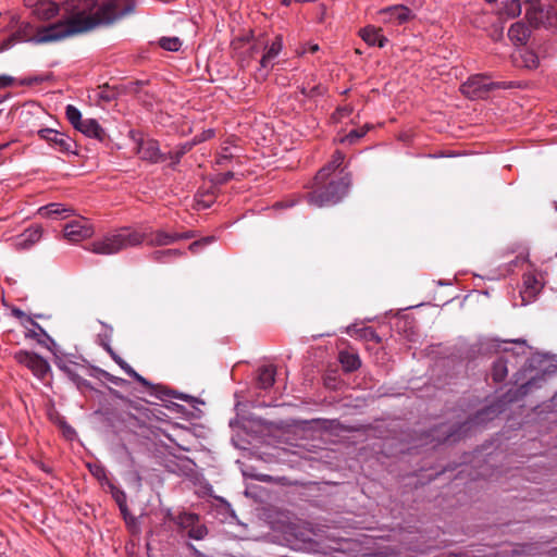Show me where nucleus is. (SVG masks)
<instances>
[{
  "label": "nucleus",
  "mask_w": 557,
  "mask_h": 557,
  "mask_svg": "<svg viewBox=\"0 0 557 557\" xmlns=\"http://www.w3.org/2000/svg\"><path fill=\"white\" fill-rule=\"evenodd\" d=\"M518 351H509L506 358L500 357L493 363L492 376L497 383L503 382L508 374V363L510 358L524 359L522 368L515 374V384H520L517 389H509L505 395L508 403H513L532 393L534 389L541 388L549 377L556 372L552 359L544 354L529 355V347L524 341H516Z\"/></svg>",
  "instance_id": "obj_1"
},
{
  "label": "nucleus",
  "mask_w": 557,
  "mask_h": 557,
  "mask_svg": "<svg viewBox=\"0 0 557 557\" xmlns=\"http://www.w3.org/2000/svg\"><path fill=\"white\" fill-rule=\"evenodd\" d=\"M136 4V0H64L62 10L64 17L73 25L83 23L82 33H85L132 14Z\"/></svg>",
  "instance_id": "obj_2"
},
{
  "label": "nucleus",
  "mask_w": 557,
  "mask_h": 557,
  "mask_svg": "<svg viewBox=\"0 0 557 557\" xmlns=\"http://www.w3.org/2000/svg\"><path fill=\"white\" fill-rule=\"evenodd\" d=\"M345 156L335 151L332 160L322 168L314 177L317 188L309 193L307 198L311 206L327 207L338 203L348 193L350 177L348 174L341 176L337 181L330 180L331 175L344 162Z\"/></svg>",
  "instance_id": "obj_3"
},
{
  "label": "nucleus",
  "mask_w": 557,
  "mask_h": 557,
  "mask_svg": "<svg viewBox=\"0 0 557 557\" xmlns=\"http://www.w3.org/2000/svg\"><path fill=\"white\" fill-rule=\"evenodd\" d=\"M146 238V233L132 227H121L108 233L102 238L94 240L88 248L97 255H115L124 249L140 245Z\"/></svg>",
  "instance_id": "obj_4"
},
{
  "label": "nucleus",
  "mask_w": 557,
  "mask_h": 557,
  "mask_svg": "<svg viewBox=\"0 0 557 557\" xmlns=\"http://www.w3.org/2000/svg\"><path fill=\"white\" fill-rule=\"evenodd\" d=\"M83 23H77L73 25L66 17L63 16L62 20L48 24L46 26H37V42H51L58 41L63 38L81 34L83 27Z\"/></svg>",
  "instance_id": "obj_5"
},
{
  "label": "nucleus",
  "mask_w": 557,
  "mask_h": 557,
  "mask_svg": "<svg viewBox=\"0 0 557 557\" xmlns=\"http://www.w3.org/2000/svg\"><path fill=\"white\" fill-rule=\"evenodd\" d=\"M37 136L59 152L76 153L75 141L64 133L53 128H41L37 131Z\"/></svg>",
  "instance_id": "obj_6"
},
{
  "label": "nucleus",
  "mask_w": 557,
  "mask_h": 557,
  "mask_svg": "<svg viewBox=\"0 0 557 557\" xmlns=\"http://www.w3.org/2000/svg\"><path fill=\"white\" fill-rule=\"evenodd\" d=\"M503 87L500 83L491 82L484 75H473L461 85V92L470 99L483 98L488 90Z\"/></svg>",
  "instance_id": "obj_7"
},
{
  "label": "nucleus",
  "mask_w": 557,
  "mask_h": 557,
  "mask_svg": "<svg viewBox=\"0 0 557 557\" xmlns=\"http://www.w3.org/2000/svg\"><path fill=\"white\" fill-rule=\"evenodd\" d=\"M64 237L73 243H78L91 237L95 233L94 226L86 218L79 216L67 222L64 227Z\"/></svg>",
  "instance_id": "obj_8"
},
{
  "label": "nucleus",
  "mask_w": 557,
  "mask_h": 557,
  "mask_svg": "<svg viewBox=\"0 0 557 557\" xmlns=\"http://www.w3.org/2000/svg\"><path fill=\"white\" fill-rule=\"evenodd\" d=\"M383 23L401 25L413 17L412 11L404 4H395L381 9L377 12Z\"/></svg>",
  "instance_id": "obj_9"
},
{
  "label": "nucleus",
  "mask_w": 557,
  "mask_h": 557,
  "mask_svg": "<svg viewBox=\"0 0 557 557\" xmlns=\"http://www.w3.org/2000/svg\"><path fill=\"white\" fill-rule=\"evenodd\" d=\"M136 151L140 159L151 163H158L165 160L160 152L159 144L154 139H136Z\"/></svg>",
  "instance_id": "obj_10"
},
{
  "label": "nucleus",
  "mask_w": 557,
  "mask_h": 557,
  "mask_svg": "<svg viewBox=\"0 0 557 557\" xmlns=\"http://www.w3.org/2000/svg\"><path fill=\"white\" fill-rule=\"evenodd\" d=\"M35 38V27L32 23L22 22L17 29L0 44V52L9 50L16 42L32 41Z\"/></svg>",
  "instance_id": "obj_11"
},
{
  "label": "nucleus",
  "mask_w": 557,
  "mask_h": 557,
  "mask_svg": "<svg viewBox=\"0 0 557 557\" xmlns=\"http://www.w3.org/2000/svg\"><path fill=\"white\" fill-rule=\"evenodd\" d=\"M543 288L542 278L535 272L523 274V287L520 292L523 304L531 302Z\"/></svg>",
  "instance_id": "obj_12"
},
{
  "label": "nucleus",
  "mask_w": 557,
  "mask_h": 557,
  "mask_svg": "<svg viewBox=\"0 0 557 557\" xmlns=\"http://www.w3.org/2000/svg\"><path fill=\"white\" fill-rule=\"evenodd\" d=\"M75 129L86 137L94 138L99 141H103L106 138V131L95 119H84Z\"/></svg>",
  "instance_id": "obj_13"
},
{
  "label": "nucleus",
  "mask_w": 557,
  "mask_h": 557,
  "mask_svg": "<svg viewBox=\"0 0 557 557\" xmlns=\"http://www.w3.org/2000/svg\"><path fill=\"white\" fill-rule=\"evenodd\" d=\"M282 47V39L276 37L275 40H273L272 44L267 48V51L260 60V71L264 69V75H267L269 70L273 67L275 59L278 57Z\"/></svg>",
  "instance_id": "obj_14"
},
{
  "label": "nucleus",
  "mask_w": 557,
  "mask_h": 557,
  "mask_svg": "<svg viewBox=\"0 0 557 557\" xmlns=\"http://www.w3.org/2000/svg\"><path fill=\"white\" fill-rule=\"evenodd\" d=\"M360 36L369 46L383 48L387 42V38L383 35L382 29L374 26H366L362 28Z\"/></svg>",
  "instance_id": "obj_15"
},
{
  "label": "nucleus",
  "mask_w": 557,
  "mask_h": 557,
  "mask_svg": "<svg viewBox=\"0 0 557 557\" xmlns=\"http://www.w3.org/2000/svg\"><path fill=\"white\" fill-rule=\"evenodd\" d=\"M37 345L45 347L55 358L57 364L61 368V359L59 357V347L55 342L47 334V332L37 323Z\"/></svg>",
  "instance_id": "obj_16"
},
{
  "label": "nucleus",
  "mask_w": 557,
  "mask_h": 557,
  "mask_svg": "<svg viewBox=\"0 0 557 557\" xmlns=\"http://www.w3.org/2000/svg\"><path fill=\"white\" fill-rule=\"evenodd\" d=\"M276 369L272 364L263 366L258 370V385L260 388L268 389L275 382Z\"/></svg>",
  "instance_id": "obj_17"
},
{
  "label": "nucleus",
  "mask_w": 557,
  "mask_h": 557,
  "mask_svg": "<svg viewBox=\"0 0 557 557\" xmlns=\"http://www.w3.org/2000/svg\"><path fill=\"white\" fill-rule=\"evenodd\" d=\"M508 36L512 42L523 45L530 36V30L523 23L517 22L510 26Z\"/></svg>",
  "instance_id": "obj_18"
},
{
  "label": "nucleus",
  "mask_w": 557,
  "mask_h": 557,
  "mask_svg": "<svg viewBox=\"0 0 557 557\" xmlns=\"http://www.w3.org/2000/svg\"><path fill=\"white\" fill-rule=\"evenodd\" d=\"M347 334L374 343L381 342V337L379 336V334L372 327L369 326L357 327L356 325H350L347 327Z\"/></svg>",
  "instance_id": "obj_19"
},
{
  "label": "nucleus",
  "mask_w": 557,
  "mask_h": 557,
  "mask_svg": "<svg viewBox=\"0 0 557 557\" xmlns=\"http://www.w3.org/2000/svg\"><path fill=\"white\" fill-rule=\"evenodd\" d=\"M339 362L346 372H352L360 368L361 360L357 354L349 351H341L338 356Z\"/></svg>",
  "instance_id": "obj_20"
},
{
  "label": "nucleus",
  "mask_w": 557,
  "mask_h": 557,
  "mask_svg": "<svg viewBox=\"0 0 557 557\" xmlns=\"http://www.w3.org/2000/svg\"><path fill=\"white\" fill-rule=\"evenodd\" d=\"M59 11V5L54 1L37 0V18L49 20Z\"/></svg>",
  "instance_id": "obj_21"
},
{
  "label": "nucleus",
  "mask_w": 557,
  "mask_h": 557,
  "mask_svg": "<svg viewBox=\"0 0 557 557\" xmlns=\"http://www.w3.org/2000/svg\"><path fill=\"white\" fill-rule=\"evenodd\" d=\"M12 314L18 319L21 324L25 327V336L33 338L35 336V331L33 329L35 326V320L33 317L17 308L12 309Z\"/></svg>",
  "instance_id": "obj_22"
},
{
  "label": "nucleus",
  "mask_w": 557,
  "mask_h": 557,
  "mask_svg": "<svg viewBox=\"0 0 557 557\" xmlns=\"http://www.w3.org/2000/svg\"><path fill=\"white\" fill-rule=\"evenodd\" d=\"M169 519L173 520L175 524L182 530H189L198 522V516L189 512H181L177 516L168 515Z\"/></svg>",
  "instance_id": "obj_23"
},
{
  "label": "nucleus",
  "mask_w": 557,
  "mask_h": 557,
  "mask_svg": "<svg viewBox=\"0 0 557 557\" xmlns=\"http://www.w3.org/2000/svg\"><path fill=\"white\" fill-rule=\"evenodd\" d=\"M72 211L70 208L64 207L61 203H49L47 206H41L37 209V214H40L42 216H63L64 213H67Z\"/></svg>",
  "instance_id": "obj_24"
},
{
  "label": "nucleus",
  "mask_w": 557,
  "mask_h": 557,
  "mask_svg": "<svg viewBox=\"0 0 557 557\" xmlns=\"http://www.w3.org/2000/svg\"><path fill=\"white\" fill-rule=\"evenodd\" d=\"M522 8L519 0L507 1L499 10V16L503 20L515 18L521 14Z\"/></svg>",
  "instance_id": "obj_25"
},
{
  "label": "nucleus",
  "mask_w": 557,
  "mask_h": 557,
  "mask_svg": "<svg viewBox=\"0 0 557 557\" xmlns=\"http://www.w3.org/2000/svg\"><path fill=\"white\" fill-rule=\"evenodd\" d=\"M180 240L178 233H166L164 231H157L154 236L150 239L153 246H168Z\"/></svg>",
  "instance_id": "obj_26"
},
{
  "label": "nucleus",
  "mask_w": 557,
  "mask_h": 557,
  "mask_svg": "<svg viewBox=\"0 0 557 557\" xmlns=\"http://www.w3.org/2000/svg\"><path fill=\"white\" fill-rule=\"evenodd\" d=\"M497 413L498 410L494 406L485 407L484 409L478 411L476 414L470 419V421H467L466 424H481L487 420H492Z\"/></svg>",
  "instance_id": "obj_27"
},
{
  "label": "nucleus",
  "mask_w": 557,
  "mask_h": 557,
  "mask_svg": "<svg viewBox=\"0 0 557 557\" xmlns=\"http://www.w3.org/2000/svg\"><path fill=\"white\" fill-rule=\"evenodd\" d=\"M520 58L527 69H536L540 65V54L532 49L520 50Z\"/></svg>",
  "instance_id": "obj_28"
},
{
  "label": "nucleus",
  "mask_w": 557,
  "mask_h": 557,
  "mask_svg": "<svg viewBox=\"0 0 557 557\" xmlns=\"http://www.w3.org/2000/svg\"><path fill=\"white\" fill-rule=\"evenodd\" d=\"M121 369L131 377L135 379L138 383L143 384L144 386H147L149 383L148 381L138 374L127 362H125L120 356L115 358L114 360Z\"/></svg>",
  "instance_id": "obj_29"
},
{
  "label": "nucleus",
  "mask_w": 557,
  "mask_h": 557,
  "mask_svg": "<svg viewBox=\"0 0 557 557\" xmlns=\"http://www.w3.org/2000/svg\"><path fill=\"white\" fill-rule=\"evenodd\" d=\"M14 358L20 364L25 366L28 370L35 373V355L25 350H20L15 352Z\"/></svg>",
  "instance_id": "obj_30"
},
{
  "label": "nucleus",
  "mask_w": 557,
  "mask_h": 557,
  "mask_svg": "<svg viewBox=\"0 0 557 557\" xmlns=\"http://www.w3.org/2000/svg\"><path fill=\"white\" fill-rule=\"evenodd\" d=\"M182 255L183 252L178 249L157 250L152 253V259L158 262H166L168 260Z\"/></svg>",
  "instance_id": "obj_31"
},
{
  "label": "nucleus",
  "mask_w": 557,
  "mask_h": 557,
  "mask_svg": "<svg viewBox=\"0 0 557 557\" xmlns=\"http://www.w3.org/2000/svg\"><path fill=\"white\" fill-rule=\"evenodd\" d=\"M65 114H66V119L69 120V122L71 123V125L74 128H76L84 120L82 117L81 111L72 104L66 106Z\"/></svg>",
  "instance_id": "obj_32"
},
{
  "label": "nucleus",
  "mask_w": 557,
  "mask_h": 557,
  "mask_svg": "<svg viewBox=\"0 0 557 557\" xmlns=\"http://www.w3.org/2000/svg\"><path fill=\"white\" fill-rule=\"evenodd\" d=\"M159 45L162 49L174 52L180 50L182 41L178 37H162Z\"/></svg>",
  "instance_id": "obj_33"
},
{
  "label": "nucleus",
  "mask_w": 557,
  "mask_h": 557,
  "mask_svg": "<svg viewBox=\"0 0 557 557\" xmlns=\"http://www.w3.org/2000/svg\"><path fill=\"white\" fill-rule=\"evenodd\" d=\"M58 425L66 440H75V437L77 436L76 431L61 416H58Z\"/></svg>",
  "instance_id": "obj_34"
},
{
  "label": "nucleus",
  "mask_w": 557,
  "mask_h": 557,
  "mask_svg": "<svg viewBox=\"0 0 557 557\" xmlns=\"http://www.w3.org/2000/svg\"><path fill=\"white\" fill-rule=\"evenodd\" d=\"M208 530L203 524L196 523L188 530V536L197 541L205 539Z\"/></svg>",
  "instance_id": "obj_35"
},
{
  "label": "nucleus",
  "mask_w": 557,
  "mask_h": 557,
  "mask_svg": "<svg viewBox=\"0 0 557 557\" xmlns=\"http://www.w3.org/2000/svg\"><path fill=\"white\" fill-rule=\"evenodd\" d=\"M369 127H364V128H361V129H352L350 131L345 138L342 139L343 143H349V144H354L356 143L358 139H360L361 137H363L367 132H368Z\"/></svg>",
  "instance_id": "obj_36"
},
{
  "label": "nucleus",
  "mask_w": 557,
  "mask_h": 557,
  "mask_svg": "<svg viewBox=\"0 0 557 557\" xmlns=\"http://www.w3.org/2000/svg\"><path fill=\"white\" fill-rule=\"evenodd\" d=\"M527 17L529 22L533 25H539L542 22L543 18V11L542 10H534V11H527Z\"/></svg>",
  "instance_id": "obj_37"
},
{
  "label": "nucleus",
  "mask_w": 557,
  "mask_h": 557,
  "mask_svg": "<svg viewBox=\"0 0 557 557\" xmlns=\"http://www.w3.org/2000/svg\"><path fill=\"white\" fill-rule=\"evenodd\" d=\"M234 177V173L231 171L224 172V173H218L214 178L213 183L218 185H223L231 181Z\"/></svg>",
  "instance_id": "obj_38"
},
{
  "label": "nucleus",
  "mask_w": 557,
  "mask_h": 557,
  "mask_svg": "<svg viewBox=\"0 0 557 557\" xmlns=\"http://www.w3.org/2000/svg\"><path fill=\"white\" fill-rule=\"evenodd\" d=\"M215 240V237L214 236H208V237H205L200 240H196L194 243H191L189 245V250L193 251V252H196L198 247H201V246H205V245H208V244H211Z\"/></svg>",
  "instance_id": "obj_39"
},
{
  "label": "nucleus",
  "mask_w": 557,
  "mask_h": 557,
  "mask_svg": "<svg viewBox=\"0 0 557 557\" xmlns=\"http://www.w3.org/2000/svg\"><path fill=\"white\" fill-rule=\"evenodd\" d=\"M113 497L116 500V503L119 504L121 511L124 512L126 510V504H125L126 496H125V493L123 491H120V490L115 488L113 491Z\"/></svg>",
  "instance_id": "obj_40"
},
{
  "label": "nucleus",
  "mask_w": 557,
  "mask_h": 557,
  "mask_svg": "<svg viewBox=\"0 0 557 557\" xmlns=\"http://www.w3.org/2000/svg\"><path fill=\"white\" fill-rule=\"evenodd\" d=\"M555 51H556V48L553 44H545V45L539 47L537 53L540 54V58L541 57L546 58V57L555 53Z\"/></svg>",
  "instance_id": "obj_41"
},
{
  "label": "nucleus",
  "mask_w": 557,
  "mask_h": 557,
  "mask_svg": "<svg viewBox=\"0 0 557 557\" xmlns=\"http://www.w3.org/2000/svg\"><path fill=\"white\" fill-rule=\"evenodd\" d=\"M36 367H37V377L39 375H44L49 370L48 363L44 359H41L38 355H37Z\"/></svg>",
  "instance_id": "obj_42"
},
{
  "label": "nucleus",
  "mask_w": 557,
  "mask_h": 557,
  "mask_svg": "<svg viewBox=\"0 0 557 557\" xmlns=\"http://www.w3.org/2000/svg\"><path fill=\"white\" fill-rule=\"evenodd\" d=\"M352 108L349 106L338 108L335 112L336 119L341 120L343 117H347L351 114Z\"/></svg>",
  "instance_id": "obj_43"
},
{
  "label": "nucleus",
  "mask_w": 557,
  "mask_h": 557,
  "mask_svg": "<svg viewBox=\"0 0 557 557\" xmlns=\"http://www.w3.org/2000/svg\"><path fill=\"white\" fill-rule=\"evenodd\" d=\"M190 148V146L188 144L184 145V147L178 150V151H175L173 153H171V159L173 160V163H178L180 162V159L181 157L186 153V151Z\"/></svg>",
  "instance_id": "obj_44"
},
{
  "label": "nucleus",
  "mask_w": 557,
  "mask_h": 557,
  "mask_svg": "<svg viewBox=\"0 0 557 557\" xmlns=\"http://www.w3.org/2000/svg\"><path fill=\"white\" fill-rule=\"evenodd\" d=\"M232 157L231 153H228L227 148L223 149V152H221L216 158V163L220 165H223L230 158Z\"/></svg>",
  "instance_id": "obj_45"
},
{
  "label": "nucleus",
  "mask_w": 557,
  "mask_h": 557,
  "mask_svg": "<svg viewBox=\"0 0 557 557\" xmlns=\"http://www.w3.org/2000/svg\"><path fill=\"white\" fill-rule=\"evenodd\" d=\"M13 82V78L10 77V76H7V75H1L0 76V89L5 87V86H9L11 85Z\"/></svg>",
  "instance_id": "obj_46"
},
{
  "label": "nucleus",
  "mask_w": 557,
  "mask_h": 557,
  "mask_svg": "<svg viewBox=\"0 0 557 557\" xmlns=\"http://www.w3.org/2000/svg\"><path fill=\"white\" fill-rule=\"evenodd\" d=\"M319 50V46L317 44H308L307 48L304 49V52L315 53Z\"/></svg>",
  "instance_id": "obj_47"
},
{
  "label": "nucleus",
  "mask_w": 557,
  "mask_h": 557,
  "mask_svg": "<svg viewBox=\"0 0 557 557\" xmlns=\"http://www.w3.org/2000/svg\"><path fill=\"white\" fill-rule=\"evenodd\" d=\"M103 347L110 354V356L113 360H115V358L119 357V355L116 352H114V350L111 348V346L109 344H104Z\"/></svg>",
  "instance_id": "obj_48"
},
{
  "label": "nucleus",
  "mask_w": 557,
  "mask_h": 557,
  "mask_svg": "<svg viewBox=\"0 0 557 557\" xmlns=\"http://www.w3.org/2000/svg\"><path fill=\"white\" fill-rule=\"evenodd\" d=\"M48 416L51 421H53L55 424H58V416H60V414L57 411L49 410Z\"/></svg>",
  "instance_id": "obj_49"
},
{
  "label": "nucleus",
  "mask_w": 557,
  "mask_h": 557,
  "mask_svg": "<svg viewBox=\"0 0 557 557\" xmlns=\"http://www.w3.org/2000/svg\"><path fill=\"white\" fill-rule=\"evenodd\" d=\"M37 468H39L46 474H50L51 473V468H49L48 466H46L44 463H40L38 461H37Z\"/></svg>",
  "instance_id": "obj_50"
},
{
  "label": "nucleus",
  "mask_w": 557,
  "mask_h": 557,
  "mask_svg": "<svg viewBox=\"0 0 557 557\" xmlns=\"http://www.w3.org/2000/svg\"><path fill=\"white\" fill-rule=\"evenodd\" d=\"M92 473L97 476V478H100L101 475H104V470L100 467H96L95 470H92Z\"/></svg>",
  "instance_id": "obj_51"
},
{
  "label": "nucleus",
  "mask_w": 557,
  "mask_h": 557,
  "mask_svg": "<svg viewBox=\"0 0 557 557\" xmlns=\"http://www.w3.org/2000/svg\"><path fill=\"white\" fill-rule=\"evenodd\" d=\"M178 236H180V239H189L193 237V234L190 232H186V233H182V234L178 233Z\"/></svg>",
  "instance_id": "obj_52"
},
{
  "label": "nucleus",
  "mask_w": 557,
  "mask_h": 557,
  "mask_svg": "<svg viewBox=\"0 0 557 557\" xmlns=\"http://www.w3.org/2000/svg\"><path fill=\"white\" fill-rule=\"evenodd\" d=\"M552 406H553L554 408H556V407H557V392L555 393V395H554V396H553V398H552ZM556 410H557V408H556Z\"/></svg>",
  "instance_id": "obj_53"
},
{
  "label": "nucleus",
  "mask_w": 557,
  "mask_h": 557,
  "mask_svg": "<svg viewBox=\"0 0 557 557\" xmlns=\"http://www.w3.org/2000/svg\"><path fill=\"white\" fill-rule=\"evenodd\" d=\"M293 1H294V0H282V4H283L284 7H289V5H290V3H292Z\"/></svg>",
  "instance_id": "obj_54"
},
{
  "label": "nucleus",
  "mask_w": 557,
  "mask_h": 557,
  "mask_svg": "<svg viewBox=\"0 0 557 557\" xmlns=\"http://www.w3.org/2000/svg\"><path fill=\"white\" fill-rule=\"evenodd\" d=\"M280 206H281V207H293V206H294V203L282 202Z\"/></svg>",
  "instance_id": "obj_55"
},
{
  "label": "nucleus",
  "mask_w": 557,
  "mask_h": 557,
  "mask_svg": "<svg viewBox=\"0 0 557 557\" xmlns=\"http://www.w3.org/2000/svg\"><path fill=\"white\" fill-rule=\"evenodd\" d=\"M8 146H9V144H8V143H5V144H0V151H1L2 149H4L5 147H8Z\"/></svg>",
  "instance_id": "obj_56"
},
{
  "label": "nucleus",
  "mask_w": 557,
  "mask_h": 557,
  "mask_svg": "<svg viewBox=\"0 0 557 557\" xmlns=\"http://www.w3.org/2000/svg\"><path fill=\"white\" fill-rule=\"evenodd\" d=\"M380 555L387 556V555H389V552L388 550H384V552H381Z\"/></svg>",
  "instance_id": "obj_57"
},
{
  "label": "nucleus",
  "mask_w": 557,
  "mask_h": 557,
  "mask_svg": "<svg viewBox=\"0 0 557 557\" xmlns=\"http://www.w3.org/2000/svg\"><path fill=\"white\" fill-rule=\"evenodd\" d=\"M454 436V433H449L447 434V436L444 438V441L448 440L449 437H453Z\"/></svg>",
  "instance_id": "obj_58"
},
{
  "label": "nucleus",
  "mask_w": 557,
  "mask_h": 557,
  "mask_svg": "<svg viewBox=\"0 0 557 557\" xmlns=\"http://www.w3.org/2000/svg\"><path fill=\"white\" fill-rule=\"evenodd\" d=\"M418 553H421V554H424L425 550L424 549H420V550H417Z\"/></svg>",
  "instance_id": "obj_59"
},
{
  "label": "nucleus",
  "mask_w": 557,
  "mask_h": 557,
  "mask_svg": "<svg viewBox=\"0 0 557 557\" xmlns=\"http://www.w3.org/2000/svg\"><path fill=\"white\" fill-rule=\"evenodd\" d=\"M32 0H26L27 5H30Z\"/></svg>",
  "instance_id": "obj_60"
}]
</instances>
